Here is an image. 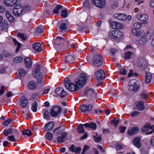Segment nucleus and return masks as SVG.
Listing matches in <instances>:
<instances>
[{
	"label": "nucleus",
	"instance_id": "1",
	"mask_svg": "<svg viewBox=\"0 0 154 154\" xmlns=\"http://www.w3.org/2000/svg\"><path fill=\"white\" fill-rule=\"evenodd\" d=\"M87 77L84 74H81L80 76L75 80V84L72 83L68 78H66L64 80V84L66 88L71 91H77L81 88L86 83Z\"/></svg>",
	"mask_w": 154,
	"mask_h": 154
},
{
	"label": "nucleus",
	"instance_id": "2",
	"mask_svg": "<svg viewBox=\"0 0 154 154\" xmlns=\"http://www.w3.org/2000/svg\"><path fill=\"white\" fill-rule=\"evenodd\" d=\"M53 132L56 135H59L57 138L58 143H60L64 142V139L67 135V133L64 131V129L60 128H57L54 130Z\"/></svg>",
	"mask_w": 154,
	"mask_h": 154
},
{
	"label": "nucleus",
	"instance_id": "3",
	"mask_svg": "<svg viewBox=\"0 0 154 154\" xmlns=\"http://www.w3.org/2000/svg\"><path fill=\"white\" fill-rule=\"evenodd\" d=\"M103 58L101 54L99 53L96 54L92 59L93 65L96 66H99L102 63Z\"/></svg>",
	"mask_w": 154,
	"mask_h": 154
},
{
	"label": "nucleus",
	"instance_id": "4",
	"mask_svg": "<svg viewBox=\"0 0 154 154\" xmlns=\"http://www.w3.org/2000/svg\"><path fill=\"white\" fill-rule=\"evenodd\" d=\"M130 82L128 84V89L129 91L132 94L137 92L140 89V83L137 81H135L133 84L131 85Z\"/></svg>",
	"mask_w": 154,
	"mask_h": 154
},
{
	"label": "nucleus",
	"instance_id": "5",
	"mask_svg": "<svg viewBox=\"0 0 154 154\" xmlns=\"http://www.w3.org/2000/svg\"><path fill=\"white\" fill-rule=\"evenodd\" d=\"M41 68L42 67L40 66H37L34 74L35 78L37 80V83L39 84L42 83L43 81L42 75V73L40 72Z\"/></svg>",
	"mask_w": 154,
	"mask_h": 154
},
{
	"label": "nucleus",
	"instance_id": "6",
	"mask_svg": "<svg viewBox=\"0 0 154 154\" xmlns=\"http://www.w3.org/2000/svg\"><path fill=\"white\" fill-rule=\"evenodd\" d=\"M62 111V108L59 106H55L51 108L50 110L51 116L54 117L59 116Z\"/></svg>",
	"mask_w": 154,
	"mask_h": 154
},
{
	"label": "nucleus",
	"instance_id": "7",
	"mask_svg": "<svg viewBox=\"0 0 154 154\" xmlns=\"http://www.w3.org/2000/svg\"><path fill=\"white\" fill-rule=\"evenodd\" d=\"M152 33H149L148 32L147 34L146 35L144 32H142L140 35L141 38L139 41V44L140 45H141L145 44L146 42L148 41L151 38V36Z\"/></svg>",
	"mask_w": 154,
	"mask_h": 154
},
{
	"label": "nucleus",
	"instance_id": "8",
	"mask_svg": "<svg viewBox=\"0 0 154 154\" xmlns=\"http://www.w3.org/2000/svg\"><path fill=\"white\" fill-rule=\"evenodd\" d=\"M123 35L122 33L118 30L113 31L109 33V36L110 38L116 39H119L122 38Z\"/></svg>",
	"mask_w": 154,
	"mask_h": 154
},
{
	"label": "nucleus",
	"instance_id": "9",
	"mask_svg": "<svg viewBox=\"0 0 154 154\" xmlns=\"http://www.w3.org/2000/svg\"><path fill=\"white\" fill-rule=\"evenodd\" d=\"M13 11L14 15L18 17L22 14L23 10L22 6L18 4L15 6Z\"/></svg>",
	"mask_w": 154,
	"mask_h": 154
},
{
	"label": "nucleus",
	"instance_id": "10",
	"mask_svg": "<svg viewBox=\"0 0 154 154\" xmlns=\"http://www.w3.org/2000/svg\"><path fill=\"white\" fill-rule=\"evenodd\" d=\"M91 3L95 6L100 8H104L106 5L104 0H91Z\"/></svg>",
	"mask_w": 154,
	"mask_h": 154
},
{
	"label": "nucleus",
	"instance_id": "11",
	"mask_svg": "<svg viewBox=\"0 0 154 154\" xmlns=\"http://www.w3.org/2000/svg\"><path fill=\"white\" fill-rule=\"evenodd\" d=\"M94 75L96 79L98 80L103 79L106 77L105 72L102 69L97 71L95 72Z\"/></svg>",
	"mask_w": 154,
	"mask_h": 154
},
{
	"label": "nucleus",
	"instance_id": "12",
	"mask_svg": "<svg viewBox=\"0 0 154 154\" xmlns=\"http://www.w3.org/2000/svg\"><path fill=\"white\" fill-rule=\"evenodd\" d=\"M80 108L82 112L87 113L91 111L92 108V105L90 104H83L80 106Z\"/></svg>",
	"mask_w": 154,
	"mask_h": 154
},
{
	"label": "nucleus",
	"instance_id": "13",
	"mask_svg": "<svg viewBox=\"0 0 154 154\" xmlns=\"http://www.w3.org/2000/svg\"><path fill=\"white\" fill-rule=\"evenodd\" d=\"M55 92L57 95L62 98L65 97L66 95V92L61 88L58 87L56 88Z\"/></svg>",
	"mask_w": 154,
	"mask_h": 154
},
{
	"label": "nucleus",
	"instance_id": "14",
	"mask_svg": "<svg viewBox=\"0 0 154 154\" xmlns=\"http://www.w3.org/2000/svg\"><path fill=\"white\" fill-rule=\"evenodd\" d=\"M54 42L57 46L61 45L66 42V40L62 37L57 36L56 38L54 40Z\"/></svg>",
	"mask_w": 154,
	"mask_h": 154
},
{
	"label": "nucleus",
	"instance_id": "15",
	"mask_svg": "<svg viewBox=\"0 0 154 154\" xmlns=\"http://www.w3.org/2000/svg\"><path fill=\"white\" fill-rule=\"evenodd\" d=\"M143 132H145L147 134H151L152 133V131L151 129V125L150 123H147L142 128Z\"/></svg>",
	"mask_w": 154,
	"mask_h": 154
},
{
	"label": "nucleus",
	"instance_id": "16",
	"mask_svg": "<svg viewBox=\"0 0 154 154\" xmlns=\"http://www.w3.org/2000/svg\"><path fill=\"white\" fill-rule=\"evenodd\" d=\"M9 27L8 22L7 21H4L0 26V31L1 32H7Z\"/></svg>",
	"mask_w": 154,
	"mask_h": 154
},
{
	"label": "nucleus",
	"instance_id": "17",
	"mask_svg": "<svg viewBox=\"0 0 154 154\" xmlns=\"http://www.w3.org/2000/svg\"><path fill=\"white\" fill-rule=\"evenodd\" d=\"M147 65L146 61L144 60H139L138 66L140 69L141 70H145L146 69Z\"/></svg>",
	"mask_w": 154,
	"mask_h": 154
},
{
	"label": "nucleus",
	"instance_id": "18",
	"mask_svg": "<svg viewBox=\"0 0 154 154\" xmlns=\"http://www.w3.org/2000/svg\"><path fill=\"white\" fill-rule=\"evenodd\" d=\"M20 105L21 106L24 108L28 104V100L24 96H22L20 98Z\"/></svg>",
	"mask_w": 154,
	"mask_h": 154
},
{
	"label": "nucleus",
	"instance_id": "19",
	"mask_svg": "<svg viewBox=\"0 0 154 154\" xmlns=\"http://www.w3.org/2000/svg\"><path fill=\"white\" fill-rule=\"evenodd\" d=\"M85 94L89 98H91L95 96L93 90L92 88H87L85 90Z\"/></svg>",
	"mask_w": 154,
	"mask_h": 154
},
{
	"label": "nucleus",
	"instance_id": "20",
	"mask_svg": "<svg viewBox=\"0 0 154 154\" xmlns=\"http://www.w3.org/2000/svg\"><path fill=\"white\" fill-rule=\"evenodd\" d=\"M18 1V0H4V2L6 6L11 7L15 5Z\"/></svg>",
	"mask_w": 154,
	"mask_h": 154
},
{
	"label": "nucleus",
	"instance_id": "21",
	"mask_svg": "<svg viewBox=\"0 0 154 154\" xmlns=\"http://www.w3.org/2000/svg\"><path fill=\"white\" fill-rule=\"evenodd\" d=\"M136 105L137 109L139 111H143L145 109L144 103L142 101L137 102Z\"/></svg>",
	"mask_w": 154,
	"mask_h": 154
},
{
	"label": "nucleus",
	"instance_id": "22",
	"mask_svg": "<svg viewBox=\"0 0 154 154\" xmlns=\"http://www.w3.org/2000/svg\"><path fill=\"white\" fill-rule=\"evenodd\" d=\"M114 17L116 18L121 21L124 20L126 19V15L124 14H115Z\"/></svg>",
	"mask_w": 154,
	"mask_h": 154
},
{
	"label": "nucleus",
	"instance_id": "23",
	"mask_svg": "<svg viewBox=\"0 0 154 154\" xmlns=\"http://www.w3.org/2000/svg\"><path fill=\"white\" fill-rule=\"evenodd\" d=\"M111 26L112 29H120L123 27L122 24L115 21H113L111 23Z\"/></svg>",
	"mask_w": 154,
	"mask_h": 154
},
{
	"label": "nucleus",
	"instance_id": "24",
	"mask_svg": "<svg viewBox=\"0 0 154 154\" xmlns=\"http://www.w3.org/2000/svg\"><path fill=\"white\" fill-rule=\"evenodd\" d=\"M33 48L36 52H39L42 50L41 45L39 42H36L33 45Z\"/></svg>",
	"mask_w": 154,
	"mask_h": 154
},
{
	"label": "nucleus",
	"instance_id": "25",
	"mask_svg": "<svg viewBox=\"0 0 154 154\" xmlns=\"http://www.w3.org/2000/svg\"><path fill=\"white\" fill-rule=\"evenodd\" d=\"M139 128L137 127H135L129 130L128 134L129 136H131L137 133L139 131Z\"/></svg>",
	"mask_w": 154,
	"mask_h": 154
},
{
	"label": "nucleus",
	"instance_id": "26",
	"mask_svg": "<svg viewBox=\"0 0 154 154\" xmlns=\"http://www.w3.org/2000/svg\"><path fill=\"white\" fill-rule=\"evenodd\" d=\"M83 125L85 128H90L91 129L95 130L96 129L97 125L96 123L92 122L90 123H86L84 124Z\"/></svg>",
	"mask_w": 154,
	"mask_h": 154
},
{
	"label": "nucleus",
	"instance_id": "27",
	"mask_svg": "<svg viewBox=\"0 0 154 154\" xmlns=\"http://www.w3.org/2000/svg\"><path fill=\"white\" fill-rule=\"evenodd\" d=\"M24 62L26 67L27 68H30L31 67L32 62L30 59L28 57L25 58L24 60Z\"/></svg>",
	"mask_w": 154,
	"mask_h": 154
},
{
	"label": "nucleus",
	"instance_id": "28",
	"mask_svg": "<svg viewBox=\"0 0 154 154\" xmlns=\"http://www.w3.org/2000/svg\"><path fill=\"white\" fill-rule=\"evenodd\" d=\"M140 141V138L138 137H136L134 139L133 143L136 147L139 148L141 146Z\"/></svg>",
	"mask_w": 154,
	"mask_h": 154
},
{
	"label": "nucleus",
	"instance_id": "29",
	"mask_svg": "<svg viewBox=\"0 0 154 154\" xmlns=\"http://www.w3.org/2000/svg\"><path fill=\"white\" fill-rule=\"evenodd\" d=\"M134 56V55L133 53L128 51L125 53L124 55V58L125 59H130L133 57Z\"/></svg>",
	"mask_w": 154,
	"mask_h": 154
},
{
	"label": "nucleus",
	"instance_id": "30",
	"mask_svg": "<svg viewBox=\"0 0 154 154\" xmlns=\"http://www.w3.org/2000/svg\"><path fill=\"white\" fill-rule=\"evenodd\" d=\"M137 17L138 19L141 21L146 20L149 18L147 15L146 14H138Z\"/></svg>",
	"mask_w": 154,
	"mask_h": 154
},
{
	"label": "nucleus",
	"instance_id": "31",
	"mask_svg": "<svg viewBox=\"0 0 154 154\" xmlns=\"http://www.w3.org/2000/svg\"><path fill=\"white\" fill-rule=\"evenodd\" d=\"M69 149L72 152L79 153L81 150V148L80 147L75 148L74 145H72L69 148Z\"/></svg>",
	"mask_w": 154,
	"mask_h": 154
},
{
	"label": "nucleus",
	"instance_id": "32",
	"mask_svg": "<svg viewBox=\"0 0 154 154\" xmlns=\"http://www.w3.org/2000/svg\"><path fill=\"white\" fill-rule=\"evenodd\" d=\"M146 78L145 81L146 83L148 84L150 82L152 78V75L150 73L146 72Z\"/></svg>",
	"mask_w": 154,
	"mask_h": 154
},
{
	"label": "nucleus",
	"instance_id": "33",
	"mask_svg": "<svg viewBox=\"0 0 154 154\" xmlns=\"http://www.w3.org/2000/svg\"><path fill=\"white\" fill-rule=\"evenodd\" d=\"M54 126V122H49L45 125V128L46 131H50L52 129Z\"/></svg>",
	"mask_w": 154,
	"mask_h": 154
},
{
	"label": "nucleus",
	"instance_id": "34",
	"mask_svg": "<svg viewBox=\"0 0 154 154\" xmlns=\"http://www.w3.org/2000/svg\"><path fill=\"white\" fill-rule=\"evenodd\" d=\"M5 14L6 17L8 21L11 22H13L14 20V18L11 14L8 11H6Z\"/></svg>",
	"mask_w": 154,
	"mask_h": 154
},
{
	"label": "nucleus",
	"instance_id": "35",
	"mask_svg": "<svg viewBox=\"0 0 154 154\" xmlns=\"http://www.w3.org/2000/svg\"><path fill=\"white\" fill-rule=\"evenodd\" d=\"M36 85L33 81L30 82L28 85L29 89L31 90H33L36 88Z\"/></svg>",
	"mask_w": 154,
	"mask_h": 154
},
{
	"label": "nucleus",
	"instance_id": "36",
	"mask_svg": "<svg viewBox=\"0 0 154 154\" xmlns=\"http://www.w3.org/2000/svg\"><path fill=\"white\" fill-rule=\"evenodd\" d=\"M68 15V10L66 9H64L61 12V16L63 18H66L67 17Z\"/></svg>",
	"mask_w": 154,
	"mask_h": 154
},
{
	"label": "nucleus",
	"instance_id": "37",
	"mask_svg": "<svg viewBox=\"0 0 154 154\" xmlns=\"http://www.w3.org/2000/svg\"><path fill=\"white\" fill-rule=\"evenodd\" d=\"M37 106L38 103L36 102H34L32 103L31 108L33 112H35L37 111Z\"/></svg>",
	"mask_w": 154,
	"mask_h": 154
},
{
	"label": "nucleus",
	"instance_id": "38",
	"mask_svg": "<svg viewBox=\"0 0 154 154\" xmlns=\"http://www.w3.org/2000/svg\"><path fill=\"white\" fill-rule=\"evenodd\" d=\"M85 131L83 125L82 124L79 125L77 127V132L80 133H83Z\"/></svg>",
	"mask_w": 154,
	"mask_h": 154
},
{
	"label": "nucleus",
	"instance_id": "39",
	"mask_svg": "<svg viewBox=\"0 0 154 154\" xmlns=\"http://www.w3.org/2000/svg\"><path fill=\"white\" fill-rule=\"evenodd\" d=\"M63 7V6L61 5H57L53 11L54 14H58L60 11V9Z\"/></svg>",
	"mask_w": 154,
	"mask_h": 154
},
{
	"label": "nucleus",
	"instance_id": "40",
	"mask_svg": "<svg viewBox=\"0 0 154 154\" xmlns=\"http://www.w3.org/2000/svg\"><path fill=\"white\" fill-rule=\"evenodd\" d=\"M13 40L14 44L15 45L17 46L16 51V52H17L19 51V49L20 48L21 45L14 38Z\"/></svg>",
	"mask_w": 154,
	"mask_h": 154
},
{
	"label": "nucleus",
	"instance_id": "41",
	"mask_svg": "<svg viewBox=\"0 0 154 154\" xmlns=\"http://www.w3.org/2000/svg\"><path fill=\"white\" fill-rule=\"evenodd\" d=\"M93 137L94 140L97 142H99L102 139L100 135H98L97 133H96L95 135H94Z\"/></svg>",
	"mask_w": 154,
	"mask_h": 154
},
{
	"label": "nucleus",
	"instance_id": "42",
	"mask_svg": "<svg viewBox=\"0 0 154 154\" xmlns=\"http://www.w3.org/2000/svg\"><path fill=\"white\" fill-rule=\"evenodd\" d=\"M67 29V27L65 23H63L60 25V30L61 32H65L66 30Z\"/></svg>",
	"mask_w": 154,
	"mask_h": 154
},
{
	"label": "nucleus",
	"instance_id": "43",
	"mask_svg": "<svg viewBox=\"0 0 154 154\" xmlns=\"http://www.w3.org/2000/svg\"><path fill=\"white\" fill-rule=\"evenodd\" d=\"M74 60L73 57L70 55L66 56L65 60V61L66 63L71 62Z\"/></svg>",
	"mask_w": 154,
	"mask_h": 154
},
{
	"label": "nucleus",
	"instance_id": "44",
	"mask_svg": "<svg viewBox=\"0 0 154 154\" xmlns=\"http://www.w3.org/2000/svg\"><path fill=\"white\" fill-rule=\"evenodd\" d=\"M27 73L26 71L23 69H20L19 70V74L21 76H24Z\"/></svg>",
	"mask_w": 154,
	"mask_h": 154
},
{
	"label": "nucleus",
	"instance_id": "45",
	"mask_svg": "<svg viewBox=\"0 0 154 154\" xmlns=\"http://www.w3.org/2000/svg\"><path fill=\"white\" fill-rule=\"evenodd\" d=\"M3 133L5 135L7 136L9 134H12L13 132L11 129H9L8 130H4Z\"/></svg>",
	"mask_w": 154,
	"mask_h": 154
},
{
	"label": "nucleus",
	"instance_id": "46",
	"mask_svg": "<svg viewBox=\"0 0 154 154\" xmlns=\"http://www.w3.org/2000/svg\"><path fill=\"white\" fill-rule=\"evenodd\" d=\"M132 34L134 35L138 36L140 35L142 32H137V30L135 29H133L132 30Z\"/></svg>",
	"mask_w": 154,
	"mask_h": 154
},
{
	"label": "nucleus",
	"instance_id": "47",
	"mask_svg": "<svg viewBox=\"0 0 154 154\" xmlns=\"http://www.w3.org/2000/svg\"><path fill=\"white\" fill-rule=\"evenodd\" d=\"M46 136L47 139L50 141L51 140L53 139V135L52 133L50 132L46 133Z\"/></svg>",
	"mask_w": 154,
	"mask_h": 154
},
{
	"label": "nucleus",
	"instance_id": "48",
	"mask_svg": "<svg viewBox=\"0 0 154 154\" xmlns=\"http://www.w3.org/2000/svg\"><path fill=\"white\" fill-rule=\"evenodd\" d=\"M148 94L146 92L142 93L140 95L141 98L142 99L146 100L147 98Z\"/></svg>",
	"mask_w": 154,
	"mask_h": 154
},
{
	"label": "nucleus",
	"instance_id": "49",
	"mask_svg": "<svg viewBox=\"0 0 154 154\" xmlns=\"http://www.w3.org/2000/svg\"><path fill=\"white\" fill-rule=\"evenodd\" d=\"M23 134L24 135H27L29 137H30L32 134L31 131L29 130H26L23 131Z\"/></svg>",
	"mask_w": 154,
	"mask_h": 154
},
{
	"label": "nucleus",
	"instance_id": "50",
	"mask_svg": "<svg viewBox=\"0 0 154 154\" xmlns=\"http://www.w3.org/2000/svg\"><path fill=\"white\" fill-rule=\"evenodd\" d=\"M17 35L19 37L21 38L22 40L24 41L27 38L26 36L23 34L18 33Z\"/></svg>",
	"mask_w": 154,
	"mask_h": 154
},
{
	"label": "nucleus",
	"instance_id": "51",
	"mask_svg": "<svg viewBox=\"0 0 154 154\" xmlns=\"http://www.w3.org/2000/svg\"><path fill=\"white\" fill-rule=\"evenodd\" d=\"M119 73L123 75H126L127 73V71L125 68H122L119 71Z\"/></svg>",
	"mask_w": 154,
	"mask_h": 154
},
{
	"label": "nucleus",
	"instance_id": "52",
	"mask_svg": "<svg viewBox=\"0 0 154 154\" xmlns=\"http://www.w3.org/2000/svg\"><path fill=\"white\" fill-rule=\"evenodd\" d=\"M44 117L45 119H47L49 118V112L48 110H45L44 112Z\"/></svg>",
	"mask_w": 154,
	"mask_h": 154
},
{
	"label": "nucleus",
	"instance_id": "53",
	"mask_svg": "<svg viewBox=\"0 0 154 154\" xmlns=\"http://www.w3.org/2000/svg\"><path fill=\"white\" fill-rule=\"evenodd\" d=\"M140 113L137 111H135L132 112L131 113V116L133 117H134L139 115L140 114Z\"/></svg>",
	"mask_w": 154,
	"mask_h": 154
},
{
	"label": "nucleus",
	"instance_id": "54",
	"mask_svg": "<svg viewBox=\"0 0 154 154\" xmlns=\"http://www.w3.org/2000/svg\"><path fill=\"white\" fill-rule=\"evenodd\" d=\"M22 61V58L20 56L16 57L14 60V62L16 63H19Z\"/></svg>",
	"mask_w": 154,
	"mask_h": 154
},
{
	"label": "nucleus",
	"instance_id": "55",
	"mask_svg": "<svg viewBox=\"0 0 154 154\" xmlns=\"http://www.w3.org/2000/svg\"><path fill=\"white\" fill-rule=\"evenodd\" d=\"M8 139L12 142H15L16 141V140L15 139L14 135H12L11 136H8Z\"/></svg>",
	"mask_w": 154,
	"mask_h": 154
},
{
	"label": "nucleus",
	"instance_id": "56",
	"mask_svg": "<svg viewBox=\"0 0 154 154\" xmlns=\"http://www.w3.org/2000/svg\"><path fill=\"white\" fill-rule=\"evenodd\" d=\"M11 122V120L10 119H8L5 120L4 122L3 123V125L4 126H7Z\"/></svg>",
	"mask_w": 154,
	"mask_h": 154
},
{
	"label": "nucleus",
	"instance_id": "57",
	"mask_svg": "<svg viewBox=\"0 0 154 154\" xmlns=\"http://www.w3.org/2000/svg\"><path fill=\"white\" fill-rule=\"evenodd\" d=\"M36 30L38 32L42 33L44 31V28L42 26H39L37 28Z\"/></svg>",
	"mask_w": 154,
	"mask_h": 154
},
{
	"label": "nucleus",
	"instance_id": "58",
	"mask_svg": "<svg viewBox=\"0 0 154 154\" xmlns=\"http://www.w3.org/2000/svg\"><path fill=\"white\" fill-rule=\"evenodd\" d=\"M116 148L118 151L123 149L124 148V146L120 143L117 144L116 146Z\"/></svg>",
	"mask_w": 154,
	"mask_h": 154
},
{
	"label": "nucleus",
	"instance_id": "59",
	"mask_svg": "<svg viewBox=\"0 0 154 154\" xmlns=\"http://www.w3.org/2000/svg\"><path fill=\"white\" fill-rule=\"evenodd\" d=\"M118 7V3L117 2H114L112 5L111 7L113 9H116Z\"/></svg>",
	"mask_w": 154,
	"mask_h": 154
},
{
	"label": "nucleus",
	"instance_id": "60",
	"mask_svg": "<svg viewBox=\"0 0 154 154\" xmlns=\"http://www.w3.org/2000/svg\"><path fill=\"white\" fill-rule=\"evenodd\" d=\"M119 122V120L114 119L112 121V123L115 126H116L118 124Z\"/></svg>",
	"mask_w": 154,
	"mask_h": 154
},
{
	"label": "nucleus",
	"instance_id": "61",
	"mask_svg": "<svg viewBox=\"0 0 154 154\" xmlns=\"http://www.w3.org/2000/svg\"><path fill=\"white\" fill-rule=\"evenodd\" d=\"M126 127L124 126H120L119 128L120 132L122 133L125 132V130L126 129Z\"/></svg>",
	"mask_w": 154,
	"mask_h": 154
},
{
	"label": "nucleus",
	"instance_id": "62",
	"mask_svg": "<svg viewBox=\"0 0 154 154\" xmlns=\"http://www.w3.org/2000/svg\"><path fill=\"white\" fill-rule=\"evenodd\" d=\"M141 24L139 23H136L134 25V27L136 28L139 29L141 27Z\"/></svg>",
	"mask_w": 154,
	"mask_h": 154
},
{
	"label": "nucleus",
	"instance_id": "63",
	"mask_svg": "<svg viewBox=\"0 0 154 154\" xmlns=\"http://www.w3.org/2000/svg\"><path fill=\"white\" fill-rule=\"evenodd\" d=\"M84 5L87 8H88L90 6L88 0H85L84 2Z\"/></svg>",
	"mask_w": 154,
	"mask_h": 154
},
{
	"label": "nucleus",
	"instance_id": "64",
	"mask_svg": "<svg viewBox=\"0 0 154 154\" xmlns=\"http://www.w3.org/2000/svg\"><path fill=\"white\" fill-rule=\"evenodd\" d=\"M89 149V146H84L82 154H85L86 152Z\"/></svg>",
	"mask_w": 154,
	"mask_h": 154
}]
</instances>
